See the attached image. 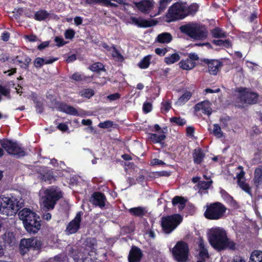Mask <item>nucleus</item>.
Instances as JSON below:
<instances>
[{"instance_id":"1","label":"nucleus","mask_w":262,"mask_h":262,"mask_svg":"<svg viewBox=\"0 0 262 262\" xmlns=\"http://www.w3.org/2000/svg\"><path fill=\"white\" fill-rule=\"evenodd\" d=\"M208 238L210 245L218 251L236 249L235 243L228 237L226 231L222 228L211 229L208 234Z\"/></svg>"},{"instance_id":"2","label":"nucleus","mask_w":262,"mask_h":262,"mask_svg":"<svg viewBox=\"0 0 262 262\" xmlns=\"http://www.w3.org/2000/svg\"><path fill=\"white\" fill-rule=\"evenodd\" d=\"M19 219L26 230L29 233L35 234L41 228V220L40 216L29 208H24L18 213Z\"/></svg>"},{"instance_id":"3","label":"nucleus","mask_w":262,"mask_h":262,"mask_svg":"<svg viewBox=\"0 0 262 262\" xmlns=\"http://www.w3.org/2000/svg\"><path fill=\"white\" fill-rule=\"evenodd\" d=\"M180 31L195 40H202L207 36L208 31L203 26L197 24H188L180 27Z\"/></svg>"},{"instance_id":"4","label":"nucleus","mask_w":262,"mask_h":262,"mask_svg":"<svg viewBox=\"0 0 262 262\" xmlns=\"http://www.w3.org/2000/svg\"><path fill=\"white\" fill-rule=\"evenodd\" d=\"M205 207L204 215L209 220H218L223 218L227 211L226 207L219 202L207 204Z\"/></svg>"},{"instance_id":"5","label":"nucleus","mask_w":262,"mask_h":262,"mask_svg":"<svg viewBox=\"0 0 262 262\" xmlns=\"http://www.w3.org/2000/svg\"><path fill=\"white\" fill-rule=\"evenodd\" d=\"M17 200L12 196H0V213L7 216L14 215L19 210Z\"/></svg>"},{"instance_id":"6","label":"nucleus","mask_w":262,"mask_h":262,"mask_svg":"<svg viewBox=\"0 0 262 262\" xmlns=\"http://www.w3.org/2000/svg\"><path fill=\"white\" fill-rule=\"evenodd\" d=\"M42 244V242L37 237L23 238L19 245V253L21 255L24 256L30 250H33L36 252V254H38L41 252Z\"/></svg>"},{"instance_id":"7","label":"nucleus","mask_w":262,"mask_h":262,"mask_svg":"<svg viewBox=\"0 0 262 262\" xmlns=\"http://www.w3.org/2000/svg\"><path fill=\"white\" fill-rule=\"evenodd\" d=\"M1 144L2 147L8 155L16 158L24 157L27 155L25 148L21 147L17 141L4 139L1 141Z\"/></svg>"},{"instance_id":"8","label":"nucleus","mask_w":262,"mask_h":262,"mask_svg":"<svg viewBox=\"0 0 262 262\" xmlns=\"http://www.w3.org/2000/svg\"><path fill=\"white\" fill-rule=\"evenodd\" d=\"M63 193L57 187H51L45 191V196L43 201L44 207L47 210H52L54 208L57 202L62 198Z\"/></svg>"},{"instance_id":"9","label":"nucleus","mask_w":262,"mask_h":262,"mask_svg":"<svg viewBox=\"0 0 262 262\" xmlns=\"http://www.w3.org/2000/svg\"><path fill=\"white\" fill-rule=\"evenodd\" d=\"M183 221L180 214L167 215L162 219L161 226L164 232L167 234L171 233Z\"/></svg>"},{"instance_id":"10","label":"nucleus","mask_w":262,"mask_h":262,"mask_svg":"<svg viewBox=\"0 0 262 262\" xmlns=\"http://www.w3.org/2000/svg\"><path fill=\"white\" fill-rule=\"evenodd\" d=\"M189 247L188 244L183 241H179L172 249V254L178 262L188 261Z\"/></svg>"},{"instance_id":"11","label":"nucleus","mask_w":262,"mask_h":262,"mask_svg":"<svg viewBox=\"0 0 262 262\" xmlns=\"http://www.w3.org/2000/svg\"><path fill=\"white\" fill-rule=\"evenodd\" d=\"M184 9L179 3H174L168 10L166 14L168 21H174L184 18L186 15H184Z\"/></svg>"},{"instance_id":"12","label":"nucleus","mask_w":262,"mask_h":262,"mask_svg":"<svg viewBox=\"0 0 262 262\" xmlns=\"http://www.w3.org/2000/svg\"><path fill=\"white\" fill-rule=\"evenodd\" d=\"M83 213L80 211L76 213L74 219L67 225L65 232L67 234H73L76 233L80 228L82 216Z\"/></svg>"},{"instance_id":"13","label":"nucleus","mask_w":262,"mask_h":262,"mask_svg":"<svg viewBox=\"0 0 262 262\" xmlns=\"http://www.w3.org/2000/svg\"><path fill=\"white\" fill-rule=\"evenodd\" d=\"M201 61L207 65L208 72L212 75H216L223 66V62L217 59L204 58Z\"/></svg>"},{"instance_id":"14","label":"nucleus","mask_w":262,"mask_h":262,"mask_svg":"<svg viewBox=\"0 0 262 262\" xmlns=\"http://www.w3.org/2000/svg\"><path fill=\"white\" fill-rule=\"evenodd\" d=\"M134 4L138 10L144 14H148L154 7L153 0H141L135 2Z\"/></svg>"},{"instance_id":"15","label":"nucleus","mask_w":262,"mask_h":262,"mask_svg":"<svg viewBox=\"0 0 262 262\" xmlns=\"http://www.w3.org/2000/svg\"><path fill=\"white\" fill-rule=\"evenodd\" d=\"M131 24H134L140 28H148L156 25L158 21L154 19L148 20L141 17L137 18L132 16L130 17Z\"/></svg>"},{"instance_id":"16","label":"nucleus","mask_w":262,"mask_h":262,"mask_svg":"<svg viewBox=\"0 0 262 262\" xmlns=\"http://www.w3.org/2000/svg\"><path fill=\"white\" fill-rule=\"evenodd\" d=\"M143 256L142 250L139 247L133 246L128 255V262H140Z\"/></svg>"},{"instance_id":"17","label":"nucleus","mask_w":262,"mask_h":262,"mask_svg":"<svg viewBox=\"0 0 262 262\" xmlns=\"http://www.w3.org/2000/svg\"><path fill=\"white\" fill-rule=\"evenodd\" d=\"M194 111L198 112L202 111L204 114L209 116L212 112L211 103L209 100H206L196 103L194 106Z\"/></svg>"},{"instance_id":"18","label":"nucleus","mask_w":262,"mask_h":262,"mask_svg":"<svg viewBox=\"0 0 262 262\" xmlns=\"http://www.w3.org/2000/svg\"><path fill=\"white\" fill-rule=\"evenodd\" d=\"M92 204L95 206L103 208L105 205L106 199L104 193L100 192H95L92 195Z\"/></svg>"},{"instance_id":"19","label":"nucleus","mask_w":262,"mask_h":262,"mask_svg":"<svg viewBox=\"0 0 262 262\" xmlns=\"http://www.w3.org/2000/svg\"><path fill=\"white\" fill-rule=\"evenodd\" d=\"M57 104L58 110L60 112L73 116H77L79 115L77 110L72 106L69 105L66 103L59 102H58Z\"/></svg>"},{"instance_id":"20","label":"nucleus","mask_w":262,"mask_h":262,"mask_svg":"<svg viewBox=\"0 0 262 262\" xmlns=\"http://www.w3.org/2000/svg\"><path fill=\"white\" fill-rule=\"evenodd\" d=\"M128 212L132 216L140 218L143 217L147 213V210L146 208L142 206L131 208L128 209Z\"/></svg>"},{"instance_id":"21","label":"nucleus","mask_w":262,"mask_h":262,"mask_svg":"<svg viewBox=\"0 0 262 262\" xmlns=\"http://www.w3.org/2000/svg\"><path fill=\"white\" fill-rule=\"evenodd\" d=\"M16 59H17L16 62L20 65L21 69L28 70L29 64L31 62V59L29 56L23 54L21 56H17Z\"/></svg>"},{"instance_id":"22","label":"nucleus","mask_w":262,"mask_h":262,"mask_svg":"<svg viewBox=\"0 0 262 262\" xmlns=\"http://www.w3.org/2000/svg\"><path fill=\"white\" fill-rule=\"evenodd\" d=\"M205 154L201 148H195L192 153L193 162L196 165L201 164L204 161Z\"/></svg>"},{"instance_id":"23","label":"nucleus","mask_w":262,"mask_h":262,"mask_svg":"<svg viewBox=\"0 0 262 262\" xmlns=\"http://www.w3.org/2000/svg\"><path fill=\"white\" fill-rule=\"evenodd\" d=\"M147 136L148 139L153 144L159 143L162 145L164 144L163 141L166 138V135L163 133L160 135L155 133H148Z\"/></svg>"},{"instance_id":"24","label":"nucleus","mask_w":262,"mask_h":262,"mask_svg":"<svg viewBox=\"0 0 262 262\" xmlns=\"http://www.w3.org/2000/svg\"><path fill=\"white\" fill-rule=\"evenodd\" d=\"M242 97L245 103L255 104L257 102L258 94L254 92H246Z\"/></svg>"},{"instance_id":"25","label":"nucleus","mask_w":262,"mask_h":262,"mask_svg":"<svg viewBox=\"0 0 262 262\" xmlns=\"http://www.w3.org/2000/svg\"><path fill=\"white\" fill-rule=\"evenodd\" d=\"M58 59V58H51L49 59H46L41 57H37L34 61V66L36 68H40L44 64H51Z\"/></svg>"},{"instance_id":"26","label":"nucleus","mask_w":262,"mask_h":262,"mask_svg":"<svg viewBox=\"0 0 262 262\" xmlns=\"http://www.w3.org/2000/svg\"><path fill=\"white\" fill-rule=\"evenodd\" d=\"M252 182L257 189L262 185V169L258 167L255 169Z\"/></svg>"},{"instance_id":"27","label":"nucleus","mask_w":262,"mask_h":262,"mask_svg":"<svg viewBox=\"0 0 262 262\" xmlns=\"http://www.w3.org/2000/svg\"><path fill=\"white\" fill-rule=\"evenodd\" d=\"M179 65L180 68L183 70H190L195 67L196 63L195 61H191V60L187 58L185 60H181L179 63Z\"/></svg>"},{"instance_id":"28","label":"nucleus","mask_w":262,"mask_h":262,"mask_svg":"<svg viewBox=\"0 0 262 262\" xmlns=\"http://www.w3.org/2000/svg\"><path fill=\"white\" fill-rule=\"evenodd\" d=\"M172 39V36L170 33L164 32L159 34L156 40L161 43H169Z\"/></svg>"},{"instance_id":"29","label":"nucleus","mask_w":262,"mask_h":262,"mask_svg":"<svg viewBox=\"0 0 262 262\" xmlns=\"http://www.w3.org/2000/svg\"><path fill=\"white\" fill-rule=\"evenodd\" d=\"M50 13L45 10L40 9L36 11L34 14V18L37 21H42L49 18Z\"/></svg>"},{"instance_id":"30","label":"nucleus","mask_w":262,"mask_h":262,"mask_svg":"<svg viewBox=\"0 0 262 262\" xmlns=\"http://www.w3.org/2000/svg\"><path fill=\"white\" fill-rule=\"evenodd\" d=\"M186 201L187 200L184 197L176 195L172 199V204L174 206L179 204V208L182 210L184 208Z\"/></svg>"},{"instance_id":"31","label":"nucleus","mask_w":262,"mask_h":262,"mask_svg":"<svg viewBox=\"0 0 262 262\" xmlns=\"http://www.w3.org/2000/svg\"><path fill=\"white\" fill-rule=\"evenodd\" d=\"M151 55H148L144 57L141 61L138 63L137 66L141 69H147L150 64Z\"/></svg>"},{"instance_id":"32","label":"nucleus","mask_w":262,"mask_h":262,"mask_svg":"<svg viewBox=\"0 0 262 262\" xmlns=\"http://www.w3.org/2000/svg\"><path fill=\"white\" fill-rule=\"evenodd\" d=\"M181 57L178 53H174L164 58V62L168 65L173 64L180 60Z\"/></svg>"},{"instance_id":"33","label":"nucleus","mask_w":262,"mask_h":262,"mask_svg":"<svg viewBox=\"0 0 262 262\" xmlns=\"http://www.w3.org/2000/svg\"><path fill=\"white\" fill-rule=\"evenodd\" d=\"M192 93L189 91H186L182 96H181L176 103L179 105H182L186 103L191 97Z\"/></svg>"},{"instance_id":"34","label":"nucleus","mask_w":262,"mask_h":262,"mask_svg":"<svg viewBox=\"0 0 262 262\" xmlns=\"http://www.w3.org/2000/svg\"><path fill=\"white\" fill-rule=\"evenodd\" d=\"M213 181L210 180L209 181H201L199 182L197 186L199 188V191H206L204 193H208L207 190L211 186Z\"/></svg>"},{"instance_id":"35","label":"nucleus","mask_w":262,"mask_h":262,"mask_svg":"<svg viewBox=\"0 0 262 262\" xmlns=\"http://www.w3.org/2000/svg\"><path fill=\"white\" fill-rule=\"evenodd\" d=\"M211 33L213 37L220 38L227 37V33L219 27H215L211 31Z\"/></svg>"},{"instance_id":"36","label":"nucleus","mask_w":262,"mask_h":262,"mask_svg":"<svg viewBox=\"0 0 262 262\" xmlns=\"http://www.w3.org/2000/svg\"><path fill=\"white\" fill-rule=\"evenodd\" d=\"M89 69L93 72L100 73L101 71L105 72L106 71L103 63L100 62H97L91 65Z\"/></svg>"},{"instance_id":"37","label":"nucleus","mask_w":262,"mask_h":262,"mask_svg":"<svg viewBox=\"0 0 262 262\" xmlns=\"http://www.w3.org/2000/svg\"><path fill=\"white\" fill-rule=\"evenodd\" d=\"M40 179L49 184H51L53 181L55 180V178L53 174V172L48 171L40 175Z\"/></svg>"},{"instance_id":"38","label":"nucleus","mask_w":262,"mask_h":262,"mask_svg":"<svg viewBox=\"0 0 262 262\" xmlns=\"http://www.w3.org/2000/svg\"><path fill=\"white\" fill-rule=\"evenodd\" d=\"M220 194L223 199L227 203L231 204H236V201H235L233 198L225 190L221 189L220 190Z\"/></svg>"},{"instance_id":"39","label":"nucleus","mask_w":262,"mask_h":262,"mask_svg":"<svg viewBox=\"0 0 262 262\" xmlns=\"http://www.w3.org/2000/svg\"><path fill=\"white\" fill-rule=\"evenodd\" d=\"M95 94L94 90L92 89H83L81 90L79 93V95L82 97L90 99Z\"/></svg>"},{"instance_id":"40","label":"nucleus","mask_w":262,"mask_h":262,"mask_svg":"<svg viewBox=\"0 0 262 262\" xmlns=\"http://www.w3.org/2000/svg\"><path fill=\"white\" fill-rule=\"evenodd\" d=\"M98 126L101 128L107 129L111 127L116 128L118 126V125L114 123L113 121L106 120L103 122L99 123Z\"/></svg>"},{"instance_id":"41","label":"nucleus","mask_w":262,"mask_h":262,"mask_svg":"<svg viewBox=\"0 0 262 262\" xmlns=\"http://www.w3.org/2000/svg\"><path fill=\"white\" fill-rule=\"evenodd\" d=\"M171 1L172 0H160L158 12L154 15H150V17H154L163 11L166 8L167 5L170 3Z\"/></svg>"},{"instance_id":"42","label":"nucleus","mask_w":262,"mask_h":262,"mask_svg":"<svg viewBox=\"0 0 262 262\" xmlns=\"http://www.w3.org/2000/svg\"><path fill=\"white\" fill-rule=\"evenodd\" d=\"M237 185L243 190L247 193L250 196L252 195L251 187L248 183L246 182L245 180L237 183Z\"/></svg>"},{"instance_id":"43","label":"nucleus","mask_w":262,"mask_h":262,"mask_svg":"<svg viewBox=\"0 0 262 262\" xmlns=\"http://www.w3.org/2000/svg\"><path fill=\"white\" fill-rule=\"evenodd\" d=\"M198 9L199 6L196 4H192L186 9V11H184V15H186V16L188 15H194L198 11Z\"/></svg>"},{"instance_id":"44","label":"nucleus","mask_w":262,"mask_h":262,"mask_svg":"<svg viewBox=\"0 0 262 262\" xmlns=\"http://www.w3.org/2000/svg\"><path fill=\"white\" fill-rule=\"evenodd\" d=\"M170 122L179 126H183L186 123V121L180 117H172L170 118Z\"/></svg>"},{"instance_id":"45","label":"nucleus","mask_w":262,"mask_h":262,"mask_svg":"<svg viewBox=\"0 0 262 262\" xmlns=\"http://www.w3.org/2000/svg\"><path fill=\"white\" fill-rule=\"evenodd\" d=\"M212 133L218 138H222L223 136L221 128L217 124H213V129Z\"/></svg>"},{"instance_id":"46","label":"nucleus","mask_w":262,"mask_h":262,"mask_svg":"<svg viewBox=\"0 0 262 262\" xmlns=\"http://www.w3.org/2000/svg\"><path fill=\"white\" fill-rule=\"evenodd\" d=\"M171 108V103L169 100L163 101L161 103V110L162 112L167 113Z\"/></svg>"},{"instance_id":"47","label":"nucleus","mask_w":262,"mask_h":262,"mask_svg":"<svg viewBox=\"0 0 262 262\" xmlns=\"http://www.w3.org/2000/svg\"><path fill=\"white\" fill-rule=\"evenodd\" d=\"M70 78L75 81L85 80V77L79 72L74 73Z\"/></svg>"},{"instance_id":"48","label":"nucleus","mask_w":262,"mask_h":262,"mask_svg":"<svg viewBox=\"0 0 262 262\" xmlns=\"http://www.w3.org/2000/svg\"><path fill=\"white\" fill-rule=\"evenodd\" d=\"M5 243L10 246H13L15 243V237L13 235L12 233H9L8 236L6 237Z\"/></svg>"},{"instance_id":"49","label":"nucleus","mask_w":262,"mask_h":262,"mask_svg":"<svg viewBox=\"0 0 262 262\" xmlns=\"http://www.w3.org/2000/svg\"><path fill=\"white\" fill-rule=\"evenodd\" d=\"M34 104L36 111L37 113L41 114L43 112L45 108L42 101L40 100L39 101L35 103Z\"/></svg>"},{"instance_id":"50","label":"nucleus","mask_w":262,"mask_h":262,"mask_svg":"<svg viewBox=\"0 0 262 262\" xmlns=\"http://www.w3.org/2000/svg\"><path fill=\"white\" fill-rule=\"evenodd\" d=\"M75 35V32L73 29H68L64 32V37L67 39H72Z\"/></svg>"},{"instance_id":"51","label":"nucleus","mask_w":262,"mask_h":262,"mask_svg":"<svg viewBox=\"0 0 262 262\" xmlns=\"http://www.w3.org/2000/svg\"><path fill=\"white\" fill-rule=\"evenodd\" d=\"M55 42L56 43V46L58 47H62L67 43L63 38L61 36H56L54 39Z\"/></svg>"},{"instance_id":"52","label":"nucleus","mask_w":262,"mask_h":262,"mask_svg":"<svg viewBox=\"0 0 262 262\" xmlns=\"http://www.w3.org/2000/svg\"><path fill=\"white\" fill-rule=\"evenodd\" d=\"M199 256L201 259H205L209 257L208 250L206 248L200 250Z\"/></svg>"},{"instance_id":"53","label":"nucleus","mask_w":262,"mask_h":262,"mask_svg":"<svg viewBox=\"0 0 262 262\" xmlns=\"http://www.w3.org/2000/svg\"><path fill=\"white\" fill-rule=\"evenodd\" d=\"M152 110V104L150 102H145L143 105V111L145 113H148Z\"/></svg>"},{"instance_id":"54","label":"nucleus","mask_w":262,"mask_h":262,"mask_svg":"<svg viewBox=\"0 0 262 262\" xmlns=\"http://www.w3.org/2000/svg\"><path fill=\"white\" fill-rule=\"evenodd\" d=\"M155 52L157 55H158L160 56H163L168 52V50L165 48H157L155 49Z\"/></svg>"},{"instance_id":"55","label":"nucleus","mask_w":262,"mask_h":262,"mask_svg":"<svg viewBox=\"0 0 262 262\" xmlns=\"http://www.w3.org/2000/svg\"><path fill=\"white\" fill-rule=\"evenodd\" d=\"M0 94L4 96L10 97V90L2 85H0Z\"/></svg>"},{"instance_id":"56","label":"nucleus","mask_w":262,"mask_h":262,"mask_svg":"<svg viewBox=\"0 0 262 262\" xmlns=\"http://www.w3.org/2000/svg\"><path fill=\"white\" fill-rule=\"evenodd\" d=\"M186 136L189 137H192L193 136V134L195 131V128L193 126H188L186 129Z\"/></svg>"},{"instance_id":"57","label":"nucleus","mask_w":262,"mask_h":262,"mask_svg":"<svg viewBox=\"0 0 262 262\" xmlns=\"http://www.w3.org/2000/svg\"><path fill=\"white\" fill-rule=\"evenodd\" d=\"M57 128L63 132H65L69 129V127L66 123H60L57 125Z\"/></svg>"},{"instance_id":"58","label":"nucleus","mask_w":262,"mask_h":262,"mask_svg":"<svg viewBox=\"0 0 262 262\" xmlns=\"http://www.w3.org/2000/svg\"><path fill=\"white\" fill-rule=\"evenodd\" d=\"M120 97V94L116 93L112 94H110L107 96V98L111 101H114L119 99Z\"/></svg>"},{"instance_id":"59","label":"nucleus","mask_w":262,"mask_h":262,"mask_svg":"<svg viewBox=\"0 0 262 262\" xmlns=\"http://www.w3.org/2000/svg\"><path fill=\"white\" fill-rule=\"evenodd\" d=\"M29 98L33 101L34 103L40 101L37 94L35 92H32L29 95Z\"/></svg>"},{"instance_id":"60","label":"nucleus","mask_w":262,"mask_h":262,"mask_svg":"<svg viewBox=\"0 0 262 262\" xmlns=\"http://www.w3.org/2000/svg\"><path fill=\"white\" fill-rule=\"evenodd\" d=\"M49 43H50L49 41H46L42 42L38 46L37 49L41 51V50H43L44 49H45L46 48L49 47Z\"/></svg>"},{"instance_id":"61","label":"nucleus","mask_w":262,"mask_h":262,"mask_svg":"<svg viewBox=\"0 0 262 262\" xmlns=\"http://www.w3.org/2000/svg\"><path fill=\"white\" fill-rule=\"evenodd\" d=\"M2 39L4 41H7L10 38V33L7 31H4L2 33Z\"/></svg>"},{"instance_id":"62","label":"nucleus","mask_w":262,"mask_h":262,"mask_svg":"<svg viewBox=\"0 0 262 262\" xmlns=\"http://www.w3.org/2000/svg\"><path fill=\"white\" fill-rule=\"evenodd\" d=\"M188 59L191 60V61H195L199 60V56L195 53H190L188 54Z\"/></svg>"},{"instance_id":"63","label":"nucleus","mask_w":262,"mask_h":262,"mask_svg":"<svg viewBox=\"0 0 262 262\" xmlns=\"http://www.w3.org/2000/svg\"><path fill=\"white\" fill-rule=\"evenodd\" d=\"M151 164L152 165H165V163L161 160L158 159H154L151 161Z\"/></svg>"},{"instance_id":"64","label":"nucleus","mask_w":262,"mask_h":262,"mask_svg":"<svg viewBox=\"0 0 262 262\" xmlns=\"http://www.w3.org/2000/svg\"><path fill=\"white\" fill-rule=\"evenodd\" d=\"M256 259H255L253 256H251L250 258V261L249 262H262V256L259 257V255H256Z\"/></svg>"}]
</instances>
